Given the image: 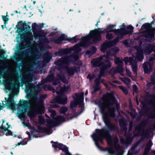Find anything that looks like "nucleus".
Here are the masks:
<instances>
[{
    "instance_id": "15",
    "label": "nucleus",
    "mask_w": 155,
    "mask_h": 155,
    "mask_svg": "<svg viewBox=\"0 0 155 155\" xmlns=\"http://www.w3.org/2000/svg\"><path fill=\"white\" fill-rule=\"evenodd\" d=\"M64 117L62 116H59L55 120V121L57 124L58 123L60 122L64 121Z\"/></svg>"
},
{
    "instance_id": "29",
    "label": "nucleus",
    "mask_w": 155,
    "mask_h": 155,
    "mask_svg": "<svg viewBox=\"0 0 155 155\" xmlns=\"http://www.w3.org/2000/svg\"><path fill=\"white\" fill-rule=\"evenodd\" d=\"M152 51V50L150 48H149V49L148 50H147L145 52V53H146V54H150L151 52Z\"/></svg>"
},
{
    "instance_id": "25",
    "label": "nucleus",
    "mask_w": 155,
    "mask_h": 155,
    "mask_svg": "<svg viewBox=\"0 0 155 155\" xmlns=\"http://www.w3.org/2000/svg\"><path fill=\"white\" fill-rule=\"evenodd\" d=\"M2 18L3 21H4L5 24H6L7 23V21H8V18H7L5 16H2Z\"/></svg>"
},
{
    "instance_id": "22",
    "label": "nucleus",
    "mask_w": 155,
    "mask_h": 155,
    "mask_svg": "<svg viewBox=\"0 0 155 155\" xmlns=\"http://www.w3.org/2000/svg\"><path fill=\"white\" fill-rule=\"evenodd\" d=\"M119 87L121 90L123 91V92L125 94H127V90L126 88H125L124 87L120 86Z\"/></svg>"
},
{
    "instance_id": "49",
    "label": "nucleus",
    "mask_w": 155,
    "mask_h": 155,
    "mask_svg": "<svg viewBox=\"0 0 155 155\" xmlns=\"http://www.w3.org/2000/svg\"><path fill=\"white\" fill-rule=\"evenodd\" d=\"M35 3H36V2H35V1H34L33 2V4H35Z\"/></svg>"
},
{
    "instance_id": "24",
    "label": "nucleus",
    "mask_w": 155,
    "mask_h": 155,
    "mask_svg": "<svg viewBox=\"0 0 155 155\" xmlns=\"http://www.w3.org/2000/svg\"><path fill=\"white\" fill-rule=\"evenodd\" d=\"M113 36L111 33H107L106 35V37L108 39H110L113 38Z\"/></svg>"
},
{
    "instance_id": "5",
    "label": "nucleus",
    "mask_w": 155,
    "mask_h": 155,
    "mask_svg": "<svg viewBox=\"0 0 155 155\" xmlns=\"http://www.w3.org/2000/svg\"><path fill=\"white\" fill-rule=\"evenodd\" d=\"M91 137L94 141L96 146L98 149L101 150H103L102 148L98 145L97 142L99 141H101L103 138L105 137L106 138L109 144L110 145L112 144L111 138L110 134L108 133H104V130H103L96 129V132L91 135Z\"/></svg>"
},
{
    "instance_id": "31",
    "label": "nucleus",
    "mask_w": 155,
    "mask_h": 155,
    "mask_svg": "<svg viewBox=\"0 0 155 155\" xmlns=\"http://www.w3.org/2000/svg\"><path fill=\"white\" fill-rule=\"evenodd\" d=\"M126 71L127 74H128V76H130V71L127 69H126Z\"/></svg>"
},
{
    "instance_id": "53",
    "label": "nucleus",
    "mask_w": 155,
    "mask_h": 155,
    "mask_svg": "<svg viewBox=\"0 0 155 155\" xmlns=\"http://www.w3.org/2000/svg\"><path fill=\"white\" fill-rule=\"evenodd\" d=\"M150 64H153V62H152V61H150Z\"/></svg>"
},
{
    "instance_id": "50",
    "label": "nucleus",
    "mask_w": 155,
    "mask_h": 155,
    "mask_svg": "<svg viewBox=\"0 0 155 155\" xmlns=\"http://www.w3.org/2000/svg\"><path fill=\"white\" fill-rule=\"evenodd\" d=\"M152 80H153V81H154V78H152Z\"/></svg>"
},
{
    "instance_id": "16",
    "label": "nucleus",
    "mask_w": 155,
    "mask_h": 155,
    "mask_svg": "<svg viewBox=\"0 0 155 155\" xmlns=\"http://www.w3.org/2000/svg\"><path fill=\"white\" fill-rule=\"evenodd\" d=\"M115 63L119 65H121L122 63V60L119 58H116L115 59Z\"/></svg>"
},
{
    "instance_id": "61",
    "label": "nucleus",
    "mask_w": 155,
    "mask_h": 155,
    "mask_svg": "<svg viewBox=\"0 0 155 155\" xmlns=\"http://www.w3.org/2000/svg\"><path fill=\"white\" fill-rule=\"evenodd\" d=\"M4 122V121H3V123Z\"/></svg>"
},
{
    "instance_id": "55",
    "label": "nucleus",
    "mask_w": 155,
    "mask_h": 155,
    "mask_svg": "<svg viewBox=\"0 0 155 155\" xmlns=\"http://www.w3.org/2000/svg\"><path fill=\"white\" fill-rule=\"evenodd\" d=\"M24 8H25V9H26V5H25V6H24Z\"/></svg>"
},
{
    "instance_id": "58",
    "label": "nucleus",
    "mask_w": 155,
    "mask_h": 155,
    "mask_svg": "<svg viewBox=\"0 0 155 155\" xmlns=\"http://www.w3.org/2000/svg\"><path fill=\"white\" fill-rule=\"evenodd\" d=\"M64 91H66L65 88H64Z\"/></svg>"
},
{
    "instance_id": "26",
    "label": "nucleus",
    "mask_w": 155,
    "mask_h": 155,
    "mask_svg": "<svg viewBox=\"0 0 155 155\" xmlns=\"http://www.w3.org/2000/svg\"><path fill=\"white\" fill-rule=\"evenodd\" d=\"M75 37H73L72 38H69L68 39V40H70L71 41H72L73 42H77V40H76L75 39Z\"/></svg>"
},
{
    "instance_id": "60",
    "label": "nucleus",
    "mask_w": 155,
    "mask_h": 155,
    "mask_svg": "<svg viewBox=\"0 0 155 155\" xmlns=\"http://www.w3.org/2000/svg\"><path fill=\"white\" fill-rule=\"evenodd\" d=\"M97 80H96L95 81V82L96 83H97Z\"/></svg>"
},
{
    "instance_id": "57",
    "label": "nucleus",
    "mask_w": 155,
    "mask_h": 155,
    "mask_svg": "<svg viewBox=\"0 0 155 155\" xmlns=\"http://www.w3.org/2000/svg\"><path fill=\"white\" fill-rule=\"evenodd\" d=\"M15 12L16 13H18V12H17V11H15Z\"/></svg>"
},
{
    "instance_id": "48",
    "label": "nucleus",
    "mask_w": 155,
    "mask_h": 155,
    "mask_svg": "<svg viewBox=\"0 0 155 155\" xmlns=\"http://www.w3.org/2000/svg\"><path fill=\"white\" fill-rule=\"evenodd\" d=\"M2 28L3 29L4 28V25H2Z\"/></svg>"
},
{
    "instance_id": "45",
    "label": "nucleus",
    "mask_w": 155,
    "mask_h": 155,
    "mask_svg": "<svg viewBox=\"0 0 155 155\" xmlns=\"http://www.w3.org/2000/svg\"><path fill=\"white\" fill-rule=\"evenodd\" d=\"M87 94H88V91L87 90V91H86V92L85 93V95H86Z\"/></svg>"
},
{
    "instance_id": "41",
    "label": "nucleus",
    "mask_w": 155,
    "mask_h": 155,
    "mask_svg": "<svg viewBox=\"0 0 155 155\" xmlns=\"http://www.w3.org/2000/svg\"><path fill=\"white\" fill-rule=\"evenodd\" d=\"M26 134H27L28 135H29V136H30V133H29V132H28V131L26 132Z\"/></svg>"
},
{
    "instance_id": "42",
    "label": "nucleus",
    "mask_w": 155,
    "mask_h": 155,
    "mask_svg": "<svg viewBox=\"0 0 155 155\" xmlns=\"http://www.w3.org/2000/svg\"><path fill=\"white\" fill-rule=\"evenodd\" d=\"M118 105L117 104L116 105V109H117V110L118 109Z\"/></svg>"
},
{
    "instance_id": "13",
    "label": "nucleus",
    "mask_w": 155,
    "mask_h": 155,
    "mask_svg": "<svg viewBox=\"0 0 155 155\" xmlns=\"http://www.w3.org/2000/svg\"><path fill=\"white\" fill-rule=\"evenodd\" d=\"M57 101L59 104H64L67 102V98L66 97H64L63 98L58 97L57 99Z\"/></svg>"
},
{
    "instance_id": "18",
    "label": "nucleus",
    "mask_w": 155,
    "mask_h": 155,
    "mask_svg": "<svg viewBox=\"0 0 155 155\" xmlns=\"http://www.w3.org/2000/svg\"><path fill=\"white\" fill-rule=\"evenodd\" d=\"M22 110L21 111H18V117L19 118L23 117H24V113L25 112V111H23Z\"/></svg>"
},
{
    "instance_id": "34",
    "label": "nucleus",
    "mask_w": 155,
    "mask_h": 155,
    "mask_svg": "<svg viewBox=\"0 0 155 155\" xmlns=\"http://www.w3.org/2000/svg\"><path fill=\"white\" fill-rule=\"evenodd\" d=\"M55 114V111L54 110H52V112L51 113V114L53 116Z\"/></svg>"
},
{
    "instance_id": "14",
    "label": "nucleus",
    "mask_w": 155,
    "mask_h": 155,
    "mask_svg": "<svg viewBox=\"0 0 155 155\" xmlns=\"http://www.w3.org/2000/svg\"><path fill=\"white\" fill-rule=\"evenodd\" d=\"M151 146V143L150 142H149L145 149L144 153L143 155H148V152L149 151L150 148Z\"/></svg>"
},
{
    "instance_id": "40",
    "label": "nucleus",
    "mask_w": 155,
    "mask_h": 155,
    "mask_svg": "<svg viewBox=\"0 0 155 155\" xmlns=\"http://www.w3.org/2000/svg\"><path fill=\"white\" fill-rule=\"evenodd\" d=\"M120 141L122 143H124V140L123 139H122L120 140Z\"/></svg>"
},
{
    "instance_id": "6",
    "label": "nucleus",
    "mask_w": 155,
    "mask_h": 155,
    "mask_svg": "<svg viewBox=\"0 0 155 155\" xmlns=\"http://www.w3.org/2000/svg\"><path fill=\"white\" fill-rule=\"evenodd\" d=\"M143 52L141 50H139L137 51L135 57L134 56L132 58L126 57L124 59V61L126 64H127L128 62H130L133 71L135 73L136 72L137 65L135 61H141L142 60L143 58Z\"/></svg>"
},
{
    "instance_id": "35",
    "label": "nucleus",
    "mask_w": 155,
    "mask_h": 155,
    "mask_svg": "<svg viewBox=\"0 0 155 155\" xmlns=\"http://www.w3.org/2000/svg\"><path fill=\"white\" fill-rule=\"evenodd\" d=\"M99 89V88L98 87H94V90L95 91H97Z\"/></svg>"
},
{
    "instance_id": "19",
    "label": "nucleus",
    "mask_w": 155,
    "mask_h": 155,
    "mask_svg": "<svg viewBox=\"0 0 155 155\" xmlns=\"http://www.w3.org/2000/svg\"><path fill=\"white\" fill-rule=\"evenodd\" d=\"M8 80L9 82V84H10L11 83V82L13 81L14 82H16L17 80V78L15 77H13L10 78Z\"/></svg>"
},
{
    "instance_id": "62",
    "label": "nucleus",
    "mask_w": 155,
    "mask_h": 155,
    "mask_svg": "<svg viewBox=\"0 0 155 155\" xmlns=\"http://www.w3.org/2000/svg\"><path fill=\"white\" fill-rule=\"evenodd\" d=\"M71 11V10L70 9L69 11Z\"/></svg>"
},
{
    "instance_id": "28",
    "label": "nucleus",
    "mask_w": 155,
    "mask_h": 155,
    "mask_svg": "<svg viewBox=\"0 0 155 155\" xmlns=\"http://www.w3.org/2000/svg\"><path fill=\"white\" fill-rule=\"evenodd\" d=\"M60 79L64 83H66L67 82L66 80L64 77H60Z\"/></svg>"
},
{
    "instance_id": "2",
    "label": "nucleus",
    "mask_w": 155,
    "mask_h": 155,
    "mask_svg": "<svg viewBox=\"0 0 155 155\" xmlns=\"http://www.w3.org/2000/svg\"><path fill=\"white\" fill-rule=\"evenodd\" d=\"M19 105H16L13 97L12 95H9L7 98H5V100L2 101V104H0V110L5 107L10 109L13 110H16V107L19 106H23L22 108L27 107L30 105L31 107V110L33 113H42L44 110V107L42 105L39 106L37 104L35 100L29 102L27 101L22 100L20 101Z\"/></svg>"
},
{
    "instance_id": "43",
    "label": "nucleus",
    "mask_w": 155,
    "mask_h": 155,
    "mask_svg": "<svg viewBox=\"0 0 155 155\" xmlns=\"http://www.w3.org/2000/svg\"><path fill=\"white\" fill-rule=\"evenodd\" d=\"M16 84H17V86L19 87V82L17 81V82H16Z\"/></svg>"
},
{
    "instance_id": "37",
    "label": "nucleus",
    "mask_w": 155,
    "mask_h": 155,
    "mask_svg": "<svg viewBox=\"0 0 155 155\" xmlns=\"http://www.w3.org/2000/svg\"><path fill=\"white\" fill-rule=\"evenodd\" d=\"M22 22V21H20L18 22L17 24V25L19 26L21 24V23Z\"/></svg>"
},
{
    "instance_id": "1",
    "label": "nucleus",
    "mask_w": 155,
    "mask_h": 155,
    "mask_svg": "<svg viewBox=\"0 0 155 155\" xmlns=\"http://www.w3.org/2000/svg\"><path fill=\"white\" fill-rule=\"evenodd\" d=\"M114 27V25H110L107 27V29H104L103 31L99 28L91 31L88 36L82 38V42L80 43L79 45H75L73 47L72 50L74 51L75 53L72 56V57H67L59 60L55 62V64L61 67H64L65 65L71 62L70 61L71 59L73 58L75 60H77L78 59V53L81 50L79 46H84L87 41L91 39H92L94 42L100 40L101 39V34L109 32H114L117 34H120V28L114 30L113 29Z\"/></svg>"
},
{
    "instance_id": "21",
    "label": "nucleus",
    "mask_w": 155,
    "mask_h": 155,
    "mask_svg": "<svg viewBox=\"0 0 155 155\" xmlns=\"http://www.w3.org/2000/svg\"><path fill=\"white\" fill-rule=\"evenodd\" d=\"M38 120L40 124H42L44 122V118L42 116H39L38 117Z\"/></svg>"
},
{
    "instance_id": "63",
    "label": "nucleus",
    "mask_w": 155,
    "mask_h": 155,
    "mask_svg": "<svg viewBox=\"0 0 155 155\" xmlns=\"http://www.w3.org/2000/svg\"><path fill=\"white\" fill-rule=\"evenodd\" d=\"M27 144V143H26L25 144Z\"/></svg>"
},
{
    "instance_id": "39",
    "label": "nucleus",
    "mask_w": 155,
    "mask_h": 155,
    "mask_svg": "<svg viewBox=\"0 0 155 155\" xmlns=\"http://www.w3.org/2000/svg\"><path fill=\"white\" fill-rule=\"evenodd\" d=\"M120 71L122 72L124 71V69L122 68H120Z\"/></svg>"
},
{
    "instance_id": "27",
    "label": "nucleus",
    "mask_w": 155,
    "mask_h": 155,
    "mask_svg": "<svg viewBox=\"0 0 155 155\" xmlns=\"http://www.w3.org/2000/svg\"><path fill=\"white\" fill-rule=\"evenodd\" d=\"M94 77H95V76L94 74L93 75L89 74V75H88V76H87V78H89L90 79V80L91 81V79L94 78Z\"/></svg>"
},
{
    "instance_id": "23",
    "label": "nucleus",
    "mask_w": 155,
    "mask_h": 155,
    "mask_svg": "<svg viewBox=\"0 0 155 155\" xmlns=\"http://www.w3.org/2000/svg\"><path fill=\"white\" fill-rule=\"evenodd\" d=\"M68 110L67 108L66 107H62L61 109V112L63 114L64 113L66 112Z\"/></svg>"
},
{
    "instance_id": "44",
    "label": "nucleus",
    "mask_w": 155,
    "mask_h": 155,
    "mask_svg": "<svg viewBox=\"0 0 155 155\" xmlns=\"http://www.w3.org/2000/svg\"><path fill=\"white\" fill-rule=\"evenodd\" d=\"M63 40H67V38H62V39Z\"/></svg>"
},
{
    "instance_id": "8",
    "label": "nucleus",
    "mask_w": 155,
    "mask_h": 155,
    "mask_svg": "<svg viewBox=\"0 0 155 155\" xmlns=\"http://www.w3.org/2000/svg\"><path fill=\"white\" fill-rule=\"evenodd\" d=\"M120 34L126 35L128 34L131 33L133 32V27L130 25H129L127 28L128 30L127 31H126L125 30V26L124 23H123L122 25L120 26Z\"/></svg>"
},
{
    "instance_id": "11",
    "label": "nucleus",
    "mask_w": 155,
    "mask_h": 155,
    "mask_svg": "<svg viewBox=\"0 0 155 155\" xmlns=\"http://www.w3.org/2000/svg\"><path fill=\"white\" fill-rule=\"evenodd\" d=\"M146 38L147 40L150 41H153L154 40V32L152 31V28L151 29L150 31L148 32Z\"/></svg>"
},
{
    "instance_id": "30",
    "label": "nucleus",
    "mask_w": 155,
    "mask_h": 155,
    "mask_svg": "<svg viewBox=\"0 0 155 155\" xmlns=\"http://www.w3.org/2000/svg\"><path fill=\"white\" fill-rule=\"evenodd\" d=\"M148 25V24L146 23L144 24L141 27L142 29H144L146 28H147V26Z\"/></svg>"
},
{
    "instance_id": "59",
    "label": "nucleus",
    "mask_w": 155,
    "mask_h": 155,
    "mask_svg": "<svg viewBox=\"0 0 155 155\" xmlns=\"http://www.w3.org/2000/svg\"><path fill=\"white\" fill-rule=\"evenodd\" d=\"M153 153H154V155H155V151L153 152Z\"/></svg>"
},
{
    "instance_id": "7",
    "label": "nucleus",
    "mask_w": 155,
    "mask_h": 155,
    "mask_svg": "<svg viewBox=\"0 0 155 155\" xmlns=\"http://www.w3.org/2000/svg\"><path fill=\"white\" fill-rule=\"evenodd\" d=\"M84 94V93H82L76 95V98L74 100V101L71 102V107H74L77 104H79L81 107H83L84 105L83 103Z\"/></svg>"
},
{
    "instance_id": "64",
    "label": "nucleus",
    "mask_w": 155,
    "mask_h": 155,
    "mask_svg": "<svg viewBox=\"0 0 155 155\" xmlns=\"http://www.w3.org/2000/svg\"><path fill=\"white\" fill-rule=\"evenodd\" d=\"M11 154H13L11 152Z\"/></svg>"
},
{
    "instance_id": "3",
    "label": "nucleus",
    "mask_w": 155,
    "mask_h": 155,
    "mask_svg": "<svg viewBox=\"0 0 155 155\" xmlns=\"http://www.w3.org/2000/svg\"><path fill=\"white\" fill-rule=\"evenodd\" d=\"M104 102L100 107L101 111L104 121L106 124L108 125L109 123V117L114 116V109L109 107L115 102V101L113 95L109 93L104 96Z\"/></svg>"
},
{
    "instance_id": "47",
    "label": "nucleus",
    "mask_w": 155,
    "mask_h": 155,
    "mask_svg": "<svg viewBox=\"0 0 155 155\" xmlns=\"http://www.w3.org/2000/svg\"><path fill=\"white\" fill-rule=\"evenodd\" d=\"M89 51H87L86 52V54H89Z\"/></svg>"
},
{
    "instance_id": "20",
    "label": "nucleus",
    "mask_w": 155,
    "mask_h": 155,
    "mask_svg": "<svg viewBox=\"0 0 155 155\" xmlns=\"http://www.w3.org/2000/svg\"><path fill=\"white\" fill-rule=\"evenodd\" d=\"M122 80L127 84H128L130 81V80L129 79L126 78H123Z\"/></svg>"
},
{
    "instance_id": "9",
    "label": "nucleus",
    "mask_w": 155,
    "mask_h": 155,
    "mask_svg": "<svg viewBox=\"0 0 155 155\" xmlns=\"http://www.w3.org/2000/svg\"><path fill=\"white\" fill-rule=\"evenodd\" d=\"M118 41L119 39L117 38L113 42L112 41H110L104 43L101 46V51L103 52L107 48L112 46L116 44Z\"/></svg>"
},
{
    "instance_id": "46",
    "label": "nucleus",
    "mask_w": 155,
    "mask_h": 155,
    "mask_svg": "<svg viewBox=\"0 0 155 155\" xmlns=\"http://www.w3.org/2000/svg\"><path fill=\"white\" fill-rule=\"evenodd\" d=\"M117 140H117V138H116V139H115V142H117Z\"/></svg>"
},
{
    "instance_id": "12",
    "label": "nucleus",
    "mask_w": 155,
    "mask_h": 155,
    "mask_svg": "<svg viewBox=\"0 0 155 155\" xmlns=\"http://www.w3.org/2000/svg\"><path fill=\"white\" fill-rule=\"evenodd\" d=\"M9 128V127L8 126L7 127H5L2 129H1L0 128V132L4 130V133L6 135L13 136V134L8 129Z\"/></svg>"
},
{
    "instance_id": "32",
    "label": "nucleus",
    "mask_w": 155,
    "mask_h": 155,
    "mask_svg": "<svg viewBox=\"0 0 155 155\" xmlns=\"http://www.w3.org/2000/svg\"><path fill=\"white\" fill-rule=\"evenodd\" d=\"M133 89L134 91H136L137 90V87L136 85H133Z\"/></svg>"
},
{
    "instance_id": "51",
    "label": "nucleus",
    "mask_w": 155,
    "mask_h": 155,
    "mask_svg": "<svg viewBox=\"0 0 155 155\" xmlns=\"http://www.w3.org/2000/svg\"><path fill=\"white\" fill-rule=\"evenodd\" d=\"M128 155H132L130 153H128Z\"/></svg>"
},
{
    "instance_id": "54",
    "label": "nucleus",
    "mask_w": 155,
    "mask_h": 155,
    "mask_svg": "<svg viewBox=\"0 0 155 155\" xmlns=\"http://www.w3.org/2000/svg\"><path fill=\"white\" fill-rule=\"evenodd\" d=\"M50 125H55V124H51H51H50Z\"/></svg>"
},
{
    "instance_id": "4",
    "label": "nucleus",
    "mask_w": 155,
    "mask_h": 155,
    "mask_svg": "<svg viewBox=\"0 0 155 155\" xmlns=\"http://www.w3.org/2000/svg\"><path fill=\"white\" fill-rule=\"evenodd\" d=\"M118 51L117 48L112 50L107 53V56H104L93 60L91 63L95 66H101L100 71V77L103 76L105 70L111 67L110 64L108 61H106L109 57V56L113 55L114 53Z\"/></svg>"
},
{
    "instance_id": "10",
    "label": "nucleus",
    "mask_w": 155,
    "mask_h": 155,
    "mask_svg": "<svg viewBox=\"0 0 155 155\" xmlns=\"http://www.w3.org/2000/svg\"><path fill=\"white\" fill-rule=\"evenodd\" d=\"M152 66L148 63H145L143 65L144 70L145 73H149L151 71Z\"/></svg>"
},
{
    "instance_id": "38",
    "label": "nucleus",
    "mask_w": 155,
    "mask_h": 155,
    "mask_svg": "<svg viewBox=\"0 0 155 155\" xmlns=\"http://www.w3.org/2000/svg\"><path fill=\"white\" fill-rule=\"evenodd\" d=\"M20 144H21L22 145H24V144H23L22 143V142H21L20 143H18L17 144V146H19Z\"/></svg>"
},
{
    "instance_id": "17",
    "label": "nucleus",
    "mask_w": 155,
    "mask_h": 155,
    "mask_svg": "<svg viewBox=\"0 0 155 155\" xmlns=\"http://www.w3.org/2000/svg\"><path fill=\"white\" fill-rule=\"evenodd\" d=\"M67 71L69 74L72 75L74 73V70L71 68H68L67 69Z\"/></svg>"
},
{
    "instance_id": "36",
    "label": "nucleus",
    "mask_w": 155,
    "mask_h": 155,
    "mask_svg": "<svg viewBox=\"0 0 155 155\" xmlns=\"http://www.w3.org/2000/svg\"><path fill=\"white\" fill-rule=\"evenodd\" d=\"M22 22V21H20L18 22L17 24V25L19 26L21 24V23Z\"/></svg>"
},
{
    "instance_id": "56",
    "label": "nucleus",
    "mask_w": 155,
    "mask_h": 155,
    "mask_svg": "<svg viewBox=\"0 0 155 155\" xmlns=\"http://www.w3.org/2000/svg\"><path fill=\"white\" fill-rule=\"evenodd\" d=\"M138 26V24H137L136 25V27H137Z\"/></svg>"
},
{
    "instance_id": "52",
    "label": "nucleus",
    "mask_w": 155,
    "mask_h": 155,
    "mask_svg": "<svg viewBox=\"0 0 155 155\" xmlns=\"http://www.w3.org/2000/svg\"><path fill=\"white\" fill-rule=\"evenodd\" d=\"M100 22V21H98V22L97 23V24L96 25V26H97V25H98V22Z\"/></svg>"
},
{
    "instance_id": "33",
    "label": "nucleus",
    "mask_w": 155,
    "mask_h": 155,
    "mask_svg": "<svg viewBox=\"0 0 155 155\" xmlns=\"http://www.w3.org/2000/svg\"><path fill=\"white\" fill-rule=\"evenodd\" d=\"M115 147L117 150H119L120 149V146L117 144H116Z\"/></svg>"
}]
</instances>
